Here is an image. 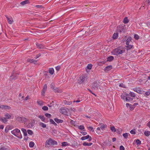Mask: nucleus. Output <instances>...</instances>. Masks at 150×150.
<instances>
[{
  "mask_svg": "<svg viewBox=\"0 0 150 150\" xmlns=\"http://www.w3.org/2000/svg\"><path fill=\"white\" fill-rule=\"evenodd\" d=\"M125 52V50L123 48L119 47L113 50L112 52V54L118 55L122 54Z\"/></svg>",
  "mask_w": 150,
  "mask_h": 150,
  "instance_id": "nucleus-1",
  "label": "nucleus"
},
{
  "mask_svg": "<svg viewBox=\"0 0 150 150\" xmlns=\"http://www.w3.org/2000/svg\"><path fill=\"white\" fill-rule=\"evenodd\" d=\"M11 133L19 139H21L22 136L19 129H16L11 131Z\"/></svg>",
  "mask_w": 150,
  "mask_h": 150,
  "instance_id": "nucleus-2",
  "label": "nucleus"
},
{
  "mask_svg": "<svg viewBox=\"0 0 150 150\" xmlns=\"http://www.w3.org/2000/svg\"><path fill=\"white\" fill-rule=\"evenodd\" d=\"M45 144L47 145H57V142L51 138H49L47 140L45 143Z\"/></svg>",
  "mask_w": 150,
  "mask_h": 150,
  "instance_id": "nucleus-3",
  "label": "nucleus"
},
{
  "mask_svg": "<svg viewBox=\"0 0 150 150\" xmlns=\"http://www.w3.org/2000/svg\"><path fill=\"white\" fill-rule=\"evenodd\" d=\"M86 80V78L85 76H80L79 79L78 81L79 83H84Z\"/></svg>",
  "mask_w": 150,
  "mask_h": 150,
  "instance_id": "nucleus-4",
  "label": "nucleus"
},
{
  "mask_svg": "<svg viewBox=\"0 0 150 150\" xmlns=\"http://www.w3.org/2000/svg\"><path fill=\"white\" fill-rule=\"evenodd\" d=\"M5 16L6 18L8 23L10 24H12L13 22L12 18L11 16H8L6 15H5Z\"/></svg>",
  "mask_w": 150,
  "mask_h": 150,
  "instance_id": "nucleus-5",
  "label": "nucleus"
},
{
  "mask_svg": "<svg viewBox=\"0 0 150 150\" xmlns=\"http://www.w3.org/2000/svg\"><path fill=\"white\" fill-rule=\"evenodd\" d=\"M59 112L62 114L64 115L68 113L66 108H61L60 109Z\"/></svg>",
  "mask_w": 150,
  "mask_h": 150,
  "instance_id": "nucleus-6",
  "label": "nucleus"
},
{
  "mask_svg": "<svg viewBox=\"0 0 150 150\" xmlns=\"http://www.w3.org/2000/svg\"><path fill=\"white\" fill-rule=\"evenodd\" d=\"M117 30L118 32L120 33H122V32L124 33L125 31V30L124 29V27L121 25L119 26Z\"/></svg>",
  "mask_w": 150,
  "mask_h": 150,
  "instance_id": "nucleus-7",
  "label": "nucleus"
},
{
  "mask_svg": "<svg viewBox=\"0 0 150 150\" xmlns=\"http://www.w3.org/2000/svg\"><path fill=\"white\" fill-rule=\"evenodd\" d=\"M47 85L46 84H45L44 85L43 89L42 90V91L41 92V94L43 96H45V93L47 89Z\"/></svg>",
  "mask_w": 150,
  "mask_h": 150,
  "instance_id": "nucleus-8",
  "label": "nucleus"
},
{
  "mask_svg": "<svg viewBox=\"0 0 150 150\" xmlns=\"http://www.w3.org/2000/svg\"><path fill=\"white\" fill-rule=\"evenodd\" d=\"M18 73H13L12 75L11 76V79L14 80L16 79L18 77Z\"/></svg>",
  "mask_w": 150,
  "mask_h": 150,
  "instance_id": "nucleus-9",
  "label": "nucleus"
},
{
  "mask_svg": "<svg viewBox=\"0 0 150 150\" xmlns=\"http://www.w3.org/2000/svg\"><path fill=\"white\" fill-rule=\"evenodd\" d=\"M38 117L40 118L41 120V121L42 122H47V121L45 120V117H44L42 115H39L38 116Z\"/></svg>",
  "mask_w": 150,
  "mask_h": 150,
  "instance_id": "nucleus-10",
  "label": "nucleus"
},
{
  "mask_svg": "<svg viewBox=\"0 0 150 150\" xmlns=\"http://www.w3.org/2000/svg\"><path fill=\"white\" fill-rule=\"evenodd\" d=\"M133 100V98L131 97L129 94H127V96L126 101L132 100Z\"/></svg>",
  "mask_w": 150,
  "mask_h": 150,
  "instance_id": "nucleus-11",
  "label": "nucleus"
},
{
  "mask_svg": "<svg viewBox=\"0 0 150 150\" xmlns=\"http://www.w3.org/2000/svg\"><path fill=\"white\" fill-rule=\"evenodd\" d=\"M107 125H104V124H102L100 125V126L99 127H100V129L102 131H103L105 129V128L107 127Z\"/></svg>",
  "mask_w": 150,
  "mask_h": 150,
  "instance_id": "nucleus-12",
  "label": "nucleus"
},
{
  "mask_svg": "<svg viewBox=\"0 0 150 150\" xmlns=\"http://www.w3.org/2000/svg\"><path fill=\"white\" fill-rule=\"evenodd\" d=\"M36 45L37 47L39 49H43L44 47V46L42 44L37 43Z\"/></svg>",
  "mask_w": 150,
  "mask_h": 150,
  "instance_id": "nucleus-13",
  "label": "nucleus"
},
{
  "mask_svg": "<svg viewBox=\"0 0 150 150\" xmlns=\"http://www.w3.org/2000/svg\"><path fill=\"white\" fill-rule=\"evenodd\" d=\"M0 121H1L3 122L6 123L7 122L8 120H7V119L5 117H0Z\"/></svg>",
  "mask_w": 150,
  "mask_h": 150,
  "instance_id": "nucleus-14",
  "label": "nucleus"
},
{
  "mask_svg": "<svg viewBox=\"0 0 150 150\" xmlns=\"http://www.w3.org/2000/svg\"><path fill=\"white\" fill-rule=\"evenodd\" d=\"M144 95L146 97L148 98V96L150 95V90H149L148 91L146 92Z\"/></svg>",
  "mask_w": 150,
  "mask_h": 150,
  "instance_id": "nucleus-15",
  "label": "nucleus"
},
{
  "mask_svg": "<svg viewBox=\"0 0 150 150\" xmlns=\"http://www.w3.org/2000/svg\"><path fill=\"white\" fill-rule=\"evenodd\" d=\"M127 95L126 93L122 94L121 96V98L126 101Z\"/></svg>",
  "mask_w": 150,
  "mask_h": 150,
  "instance_id": "nucleus-16",
  "label": "nucleus"
},
{
  "mask_svg": "<svg viewBox=\"0 0 150 150\" xmlns=\"http://www.w3.org/2000/svg\"><path fill=\"white\" fill-rule=\"evenodd\" d=\"M29 3V1L28 0H26L21 2L20 4L23 6Z\"/></svg>",
  "mask_w": 150,
  "mask_h": 150,
  "instance_id": "nucleus-17",
  "label": "nucleus"
},
{
  "mask_svg": "<svg viewBox=\"0 0 150 150\" xmlns=\"http://www.w3.org/2000/svg\"><path fill=\"white\" fill-rule=\"evenodd\" d=\"M54 120L57 123H62L63 122V120H62L59 119L57 118H55Z\"/></svg>",
  "mask_w": 150,
  "mask_h": 150,
  "instance_id": "nucleus-18",
  "label": "nucleus"
},
{
  "mask_svg": "<svg viewBox=\"0 0 150 150\" xmlns=\"http://www.w3.org/2000/svg\"><path fill=\"white\" fill-rule=\"evenodd\" d=\"M28 119L25 117H23L21 118V120L22 123H25L26 122Z\"/></svg>",
  "mask_w": 150,
  "mask_h": 150,
  "instance_id": "nucleus-19",
  "label": "nucleus"
},
{
  "mask_svg": "<svg viewBox=\"0 0 150 150\" xmlns=\"http://www.w3.org/2000/svg\"><path fill=\"white\" fill-rule=\"evenodd\" d=\"M21 130L23 133L24 135L25 136H26L27 135V131L25 129L22 128L21 129Z\"/></svg>",
  "mask_w": 150,
  "mask_h": 150,
  "instance_id": "nucleus-20",
  "label": "nucleus"
},
{
  "mask_svg": "<svg viewBox=\"0 0 150 150\" xmlns=\"http://www.w3.org/2000/svg\"><path fill=\"white\" fill-rule=\"evenodd\" d=\"M134 91L139 93H142V91L139 88H135L134 89Z\"/></svg>",
  "mask_w": 150,
  "mask_h": 150,
  "instance_id": "nucleus-21",
  "label": "nucleus"
},
{
  "mask_svg": "<svg viewBox=\"0 0 150 150\" xmlns=\"http://www.w3.org/2000/svg\"><path fill=\"white\" fill-rule=\"evenodd\" d=\"M132 38L131 37H129L126 41V45H128L130 42L131 41Z\"/></svg>",
  "mask_w": 150,
  "mask_h": 150,
  "instance_id": "nucleus-22",
  "label": "nucleus"
},
{
  "mask_svg": "<svg viewBox=\"0 0 150 150\" xmlns=\"http://www.w3.org/2000/svg\"><path fill=\"white\" fill-rule=\"evenodd\" d=\"M112 66L111 65H109L107 66L105 68V69L106 71H109L112 69Z\"/></svg>",
  "mask_w": 150,
  "mask_h": 150,
  "instance_id": "nucleus-23",
  "label": "nucleus"
},
{
  "mask_svg": "<svg viewBox=\"0 0 150 150\" xmlns=\"http://www.w3.org/2000/svg\"><path fill=\"white\" fill-rule=\"evenodd\" d=\"M118 36V34L117 33H115L113 35L112 38L114 39H116L117 38Z\"/></svg>",
  "mask_w": 150,
  "mask_h": 150,
  "instance_id": "nucleus-24",
  "label": "nucleus"
},
{
  "mask_svg": "<svg viewBox=\"0 0 150 150\" xmlns=\"http://www.w3.org/2000/svg\"><path fill=\"white\" fill-rule=\"evenodd\" d=\"M99 86V85L98 84L97 82H94L93 85V87L94 88H98Z\"/></svg>",
  "mask_w": 150,
  "mask_h": 150,
  "instance_id": "nucleus-25",
  "label": "nucleus"
},
{
  "mask_svg": "<svg viewBox=\"0 0 150 150\" xmlns=\"http://www.w3.org/2000/svg\"><path fill=\"white\" fill-rule=\"evenodd\" d=\"M127 45L126 46V47L127 50H129L131 49L133 47V45H129V44L128 45Z\"/></svg>",
  "mask_w": 150,
  "mask_h": 150,
  "instance_id": "nucleus-26",
  "label": "nucleus"
},
{
  "mask_svg": "<svg viewBox=\"0 0 150 150\" xmlns=\"http://www.w3.org/2000/svg\"><path fill=\"white\" fill-rule=\"evenodd\" d=\"M92 143H87L86 142H84L83 144L84 146H91L92 144Z\"/></svg>",
  "mask_w": 150,
  "mask_h": 150,
  "instance_id": "nucleus-27",
  "label": "nucleus"
},
{
  "mask_svg": "<svg viewBox=\"0 0 150 150\" xmlns=\"http://www.w3.org/2000/svg\"><path fill=\"white\" fill-rule=\"evenodd\" d=\"M64 103L65 104L70 105L72 103L71 101L65 100L64 101Z\"/></svg>",
  "mask_w": 150,
  "mask_h": 150,
  "instance_id": "nucleus-28",
  "label": "nucleus"
},
{
  "mask_svg": "<svg viewBox=\"0 0 150 150\" xmlns=\"http://www.w3.org/2000/svg\"><path fill=\"white\" fill-rule=\"evenodd\" d=\"M89 137V135H87V136L82 137H81V139L82 140H84L86 139H87Z\"/></svg>",
  "mask_w": 150,
  "mask_h": 150,
  "instance_id": "nucleus-29",
  "label": "nucleus"
},
{
  "mask_svg": "<svg viewBox=\"0 0 150 150\" xmlns=\"http://www.w3.org/2000/svg\"><path fill=\"white\" fill-rule=\"evenodd\" d=\"M114 59V57L112 56H110L108 57L107 61L109 62H110L112 61Z\"/></svg>",
  "mask_w": 150,
  "mask_h": 150,
  "instance_id": "nucleus-30",
  "label": "nucleus"
},
{
  "mask_svg": "<svg viewBox=\"0 0 150 150\" xmlns=\"http://www.w3.org/2000/svg\"><path fill=\"white\" fill-rule=\"evenodd\" d=\"M49 73L52 75L54 74V70L52 68H49Z\"/></svg>",
  "mask_w": 150,
  "mask_h": 150,
  "instance_id": "nucleus-31",
  "label": "nucleus"
},
{
  "mask_svg": "<svg viewBox=\"0 0 150 150\" xmlns=\"http://www.w3.org/2000/svg\"><path fill=\"white\" fill-rule=\"evenodd\" d=\"M123 23L125 24H126L129 22V20L127 18V17H125L124 18L123 20Z\"/></svg>",
  "mask_w": 150,
  "mask_h": 150,
  "instance_id": "nucleus-32",
  "label": "nucleus"
},
{
  "mask_svg": "<svg viewBox=\"0 0 150 150\" xmlns=\"http://www.w3.org/2000/svg\"><path fill=\"white\" fill-rule=\"evenodd\" d=\"M5 116L7 119H10L11 117V115L8 113H6L5 115Z\"/></svg>",
  "mask_w": 150,
  "mask_h": 150,
  "instance_id": "nucleus-33",
  "label": "nucleus"
},
{
  "mask_svg": "<svg viewBox=\"0 0 150 150\" xmlns=\"http://www.w3.org/2000/svg\"><path fill=\"white\" fill-rule=\"evenodd\" d=\"M39 125L43 128H45L46 127V125L42 122H40Z\"/></svg>",
  "mask_w": 150,
  "mask_h": 150,
  "instance_id": "nucleus-34",
  "label": "nucleus"
},
{
  "mask_svg": "<svg viewBox=\"0 0 150 150\" xmlns=\"http://www.w3.org/2000/svg\"><path fill=\"white\" fill-rule=\"evenodd\" d=\"M69 145V144L67 143V142H63L62 143V146H68Z\"/></svg>",
  "mask_w": 150,
  "mask_h": 150,
  "instance_id": "nucleus-35",
  "label": "nucleus"
},
{
  "mask_svg": "<svg viewBox=\"0 0 150 150\" xmlns=\"http://www.w3.org/2000/svg\"><path fill=\"white\" fill-rule=\"evenodd\" d=\"M50 121L51 124H53L55 126L57 125V123H56L52 119H50Z\"/></svg>",
  "mask_w": 150,
  "mask_h": 150,
  "instance_id": "nucleus-36",
  "label": "nucleus"
},
{
  "mask_svg": "<svg viewBox=\"0 0 150 150\" xmlns=\"http://www.w3.org/2000/svg\"><path fill=\"white\" fill-rule=\"evenodd\" d=\"M128 134H129V133H125L123 134V136L125 138H128Z\"/></svg>",
  "mask_w": 150,
  "mask_h": 150,
  "instance_id": "nucleus-37",
  "label": "nucleus"
},
{
  "mask_svg": "<svg viewBox=\"0 0 150 150\" xmlns=\"http://www.w3.org/2000/svg\"><path fill=\"white\" fill-rule=\"evenodd\" d=\"M34 142L31 141L30 142L29 144V146L30 147H32L34 146Z\"/></svg>",
  "mask_w": 150,
  "mask_h": 150,
  "instance_id": "nucleus-38",
  "label": "nucleus"
},
{
  "mask_svg": "<svg viewBox=\"0 0 150 150\" xmlns=\"http://www.w3.org/2000/svg\"><path fill=\"white\" fill-rule=\"evenodd\" d=\"M27 61L28 62H30V63H33L34 62H37V61H35L33 59H28Z\"/></svg>",
  "mask_w": 150,
  "mask_h": 150,
  "instance_id": "nucleus-39",
  "label": "nucleus"
},
{
  "mask_svg": "<svg viewBox=\"0 0 150 150\" xmlns=\"http://www.w3.org/2000/svg\"><path fill=\"white\" fill-rule=\"evenodd\" d=\"M144 134L147 136H149L150 135V132L149 131H145L144 132Z\"/></svg>",
  "mask_w": 150,
  "mask_h": 150,
  "instance_id": "nucleus-40",
  "label": "nucleus"
},
{
  "mask_svg": "<svg viewBox=\"0 0 150 150\" xmlns=\"http://www.w3.org/2000/svg\"><path fill=\"white\" fill-rule=\"evenodd\" d=\"M129 95L131 96V97L133 98L136 96L135 93L132 92H130L129 93Z\"/></svg>",
  "mask_w": 150,
  "mask_h": 150,
  "instance_id": "nucleus-41",
  "label": "nucleus"
},
{
  "mask_svg": "<svg viewBox=\"0 0 150 150\" xmlns=\"http://www.w3.org/2000/svg\"><path fill=\"white\" fill-rule=\"evenodd\" d=\"M110 129L113 132H116V129L115 127L114 126H112L110 127Z\"/></svg>",
  "mask_w": 150,
  "mask_h": 150,
  "instance_id": "nucleus-42",
  "label": "nucleus"
},
{
  "mask_svg": "<svg viewBox=\"0 0 150 150\" xmlns=\"http://www.w3.org/2000/svg\"><path fill=\"white\" fill-rule=\"evenodd\" d=\"M136 142L137 145H140L141 144V141L138 139L136 140Z\"/></svg>",
  "mask_w": 150,
  "mask_h": 150,
  "instance_id": "nucleus-43",
  "label": "nucleus"
},
{
  "mask_svg": "<svg viewBox=\"0 0 150 150\" xmlns=\"http://www.w3.org/2000/svg\"><path fill=\"white\" fill-rule=\"evenodd\" d=\"M78 128L81 130H82L84 129V127L83 125H81L79 126Z\"/></svg>",
  "mask_w": 150,
  "mask_h": 150,
  "instance_id": "nucleus-44",
  "label": "nucleus"
},
{
  "mask_svg": "<svg viewBox=\"0 0 150 150\" xmlns=\"http://www.w3.org/2000/svg\"><path fill=\"white\" fill-rule=\"evenodd\" d=\"M92 65L91 64H88L87 66V68L89 69H91L92 68Z\"/></svg>",
  "mask_w": 150,
  "mask_h": 150,
  "instance_id": "nucleus-45",
  "label": "nucleus"
},
{
  "mask_svg": "<svg viewBox=\"0 0 150 150\" xmlns=\"http://www.w3.org/2000/svg\"><path fill=\"white\" fill-rule=\"evenodd\" d=\"M27 132L30 135H32L33 134V132L32 130H30V129H28L27 130Z\"/></svg>",
  "mask_w": 150,
  "mask_h": 150,
  "instance_id": "nucleus-46",
  "label": "nucleus"
},
{
  "mask_svg": "<svg viewBox=\"0 0 150 150\" xmlns=\"http://www.w3.org/2000/svg\"><path fill=\"white\" fill-rule=\"evenodd\" d=\"M48 107L46 106H43L42 108V109L44 110H48Z\"/></svg>",
  "mask_w": 150,
  "mask_h": 150,
  "instance_id": "nucleus-47",
  "label": "nucleus"
},
{
  "mask_svg": "<svg viewBox=\"0 0 150 150\" xmlns=\"http://www.w3.org/2000/svg\"><path fill=\"white\" fill-rule=\"evenodd\" d=\"M45 115L46 117H47L48 118H50L51 117V115L50 114L46 113L45 114Z\"/></svg>",
  "mask_w": 150,
  "mask_h": 150,
  "instance_id": "nucleus-48",
  "label": "nucleus"
},
{
  "mask_svg": "<svg viewBox=\"0 0 150 150\" xmlns=\"http://www.w3.org/2000/svg\"><path fill=\"white\" fill-rule=\"evenodd\" d=\"M1 150H8V149L6 148L5 146H1L0 148Z\"/></svg>",
  "mask_w": 150,
  "mask_h": 150,
  "instance_id": "nucleus-49",
  "label": "nucleus"
},
{
  "mask_svg": "<svg viewBox=\"0 0 150 150\" xmlns=\"http://www.w3.org/2000/svg\"><path fill=\"white\" fill-rule=\"evenodd\" d=\"M26 127L27 128H30L32 127V126L31 125V124L30 123H29L27 124Z\"/></svg>",
  "mask_w": 150,
  "mask_h": 150,
  "instance_id": "nucleus-50",
  "label": "nucleus"
},
{
  "mask_svg": "<svg viewBox=\"0 0 150 150\" xmlns=\"http://www.w3.org/2000/svg\"><path fill=\"white\" fill-rule=\"evenodd\" d=\"M11 109V107L10 106L8 105H5V109L10 110Z\"/></svg>",
  "mask_w": 150,
  "mask_h": 150,
  "instance_id": "nucleus-51",
  "label": "nucleus"
},
{
  "mask_svg": "<svg viewBox=\"0 0 150 150\" xmlns=\"http://www.w3.org/2000/svg\"><path fill=\"white\" fill-rule=\"evenodd\" d=\"M119 86L123 88H125V86L123 83H122L119 84Z\"/></svg>",
  "mask_w": 150,
  "mask_h": 150,
  "instance_id": "nucleus-52",
  "label": "nucleus"
},
{
  "mask_svg": "<svg viewBox=\"0 0 150 150\" xmlns=\"http://www.w3.org/2000/svg\"><path fill=\"white\" fill-rule=\"evenodd\" d=\"M134 38L136 40H138L139 38V36L137 34H135L134 35Z\"/></svg>",
  "mask_w": 150,
  "mask_h": 150,
  "instance_id": "nucleus-53",
  "label": "nucleus"
},
{
  "mask_svg": "<svg viewBox=\"0 0 150 150\" xmlns=\"http://www.w3.org/2000/svg\"><path fill=\"white\" fill-rule=\"evenodd\" d=\"M100 128V127H99L97 128V129L98 130V131L97 132V133L98 134L100 133L101 132V129Z\"/></svg>",
  "mask_w": 150,
  "mask_h": 150,
  "instance_id": "nucleus-54",
  "label": "nucleus"
},
{
  "mask_svg": "<svg viewBox=\"0 0 150 150\" xmlns=\"http://www.w3.org/2000/svg\"><path fill=\"white\" fill-rule=\"evenodd\" d=\"M31 124L32 127L34 125V124L35 123V121L34 120H33L30 123Z\"/></svg>",
  "mask_w": 150,
  "mask_h": 150,
  "instance_id": "nucleus-55",
  "label": "nucleus"
},
{
  "mask_svg": "<svg viewBox=\"0 0 150 150\" xmlns=\"http://www.w3.org/2000/svg\"><path fill=\"white\" fill-rule=\"evenodd\" d=\"M138 105V103H134L133 105H132V106H133V109H134L136 105Z\"/></svg>",
  "mask_w": 150,
  "mask_h": 150,
  "instance_id": "nucleus-56",
  "label": "nucleus"
},
{
  "mask_svg": "<svg viewBox=\"0 0 150 150\" xmlns=\"http://www.w3.org/2000/svg\"><path fill=\"white\" fill-rule=\"evenodd\" d=\"M55 91L56 92H57V93H61L62 92V90H58L57 88L56 89V90H55Z\"/></svg>",
  "mask_w": 150,
  "mask_h": 150,
  "instance_id": "nucleus-57",
  "label": "nucleus"
},
{
  "mask_svg": "<svg viewBox=\"0 0 150 150\" xmlns=\"http://www.w3.org/2000/svg\"><path fill=\"white\" fill-rule=\"evenodd\" d=\"M120 150H124L125 148L123 146L121 145L120 146Z\"/></svg>",
  "mask_w": 150,
  "mask_h": 150,
  "instance_id": "nucleus-58",
  "label": "nucleus"
},
{
  "mask_svg": "<svg viewBox=\"0 0 150 150\" xmlns=\"http://www.w3.org/2000/svg\"><path fill=\"white\" fill-rule=\"evenodd\" d=\"M51 88H52L53 89H54V90H56V88L55 89L54 88L55 87L54 86V85L53 83H51Z\"/></svg>",
  "mask_w": 150,
  "mask_h": 150,
  "instance_id": "nucleus-59",
  "label": "nucleus"
},
{
  "mask_svg": "<svg viewBox=\"0 0 150 150\" xmlns=\"http://www.w3.org/2000/svg\"><path fill=\"white\" fill-rule=\"evenodd\" d=\"M130 133L132 134H135V131L133 130H131L130 131Z\"/></svg>",
  "mask_w": 150,
  "mask_h": 150,
  "instance_id": "nucleus-60",
  "label": "nucleus"
},
{
  "mask_svg": "<svg viewBox=\"0 0 150 150\" xmlns=\"http://www.w3.org/2000/svg\"><path fill=\"white\" fill-rule=\"evenodd\" d=\"M142 81V80L141 79H139L137 80L138 82L139 83H141Z\"/></svg>",
  "mask_w": 150,
  "mask_h": 150,
  "instance_id": "nucleus-61",
  "label": "nucleus"
},
{
  "mask_svg": "<svg viewBox=\"0 0 150 150\" xmlns=\"http://www.w3.org/2000/svg\"><path fill=\"white\" fill-rule=\"evenodd\" d=\"M88 129L90 131H93V128L92 127H88Z\"/></svg>",
  "mask_w": 150,
  "mask_h": 150,
  "instance_id": "nucleus-62",
  "label": "nucleus"
},
{
  "mask_svg": "<svg viewBox=\"0 0 150 150\" xmlns=\"http://www.w3.org/2000/svg\"><path fill=\"white\" fill-rule=\"evenodd\" d=\"M37 103H38V104L40 105H43L42 102L41 101H38Z\"/></svg>",
  "mask_w": 150,
  "mask_h": 150,
  "instance_id": "nucleus-63",
  "label": "nucleus"
},
{
  "mask_svg": "<svg viewBox=\"0 0 150 150\" xmlns=\"http://www.w3.org/2000/svg\"><path fill=\"white\" fill-rule=\"evenodd\" d=\"M81 132L83 135H86L87 134V133L86 132Z\"/></svg>",
  "mask_w": 150,
  "mask_h": 150,
  "instance_id": "nucleus-64",
  "label": "nucleus"
}]
</instances>
